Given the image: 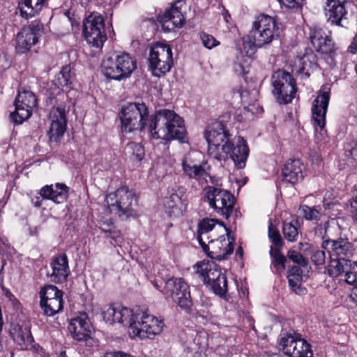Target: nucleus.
Returning <instances> with one entry per match:
<instances>
[{
    "label": "nucleus",
    "instance_id": "nucleus-51",
    "mask_svg": "<svg viewBox=\"0 0 357 357\" xmlns=\"http://www.w3.org/2000/svg\"><path fill=\"white\" fill-rule=\"evenodd\" d=\"M287 279L289 278H297L298 280L303 279V271L300 266H289L287 270Z\"/></svg>",
    "mask_w": 357,
    "mask_h": 357
},
{
    "label": "nucleus",
    "instance_id": "nucleus-23",
    "mask_svg": "<svg viewBox=\"0 0 357 357\" xmlns=\"http://www.w3.org/2000/svg\"><path fill=\"white\" fill-rule=\"evenodd\" d=\"M196 273L202 278L205 284L215 282L218 280L222 284H226V275L222 272L219 265L211 261H202L195 266Z\"/></svg>",
    "mask_w": 357,
    "mask_h": 357
},
{
    "label": "nucleus",
    "instance_id": "nucleus-45",
    "mask_svg": "<svg viewBox=\"0 0 357 357\" xmlns=\"http://www.w3.org/2000/svg\"><path fill=\"white\" fill-rule=\"evenodd\" d=\"M287 257L289 260L292 261L294 263L301 267H306L308 264V260L304 257L302 254L295 250H289Z\"/></svg>",
    "mask_w": 357,
    "mask_h": 357
},
{
    "label": "nucleus",
    "instance_id": "nucleus-13",
    "mask_svg": "<svg viewBox=\"0 0 357 357\" xmlns=\"http://www.w3.org/2000/svg\"><path fill=\"white\" fill-rule=\"evenodd\" d=\"M189 204L188 190L179 185L169 186L164 198V210L169 218H179L187 212Z\"/></svg>",
    "mask_w": 357,
    "mask_h": 357
},
{
    "label": "nucleus",
    "instance_id": "nucleus-53",
    "mask_svg": "<svg viewBox=\"0 0 357 357\" xmlns=\"http://www.w3.org/2000/svg\"><path fill=\"white\" fill-rule=\"evenodd\" d=\"M101 233L105 234L107 238H109L114 241V242H117V238L120 237L121 232L115 229H106L105 228H101Z\"/></svg>",
    "mask_w": 357,
    "mask_h": 357
},
{
    "label": "nucleus",
    "instance_id": "nucleus-16",
    "mask_svg": "<svg viewBox=\"0 0 357 357\" xmlns=\"http://www.w3.org/2000/svg\"><path fill=\"white\" fill-rule=\"evenodd\" d=\"M37 104L36 96L32 91H19L14 102L15 111L10 113L11 119L16 124L22 123L31 116L32 110Z\"/></svg>",
    "mask_w": 357,
    "mask_h": 357
},
{
    "label": "nucleus",
    "instance_id": "nucleus-57",
    "mask_svg": "<svg viewBox=\"0 0 357 357\" xmlns=\"http://www.w3.org/2000/svg\"><path fill=\"white\" fill-rule=\"evenodd\" d=\"M345 273V281L349 284H354L357 282V273L356 272L349 271L347 269Z\"/></svg>",
    "mask_w": 357,
    "mask_h": 357
},
{
    "label": "nucleus",
    "instance_id": "nucleus-1",
    "mask_svg": "<svg viewBox=\"0 0 357 357\" xmlns=\"http://www.w3.org/2000/svg\"><path fill=\"white\" fill-rule=\"evenodd\" d=\"M123 137L135 131L147 129L151 139H160L165 144L173 140L184 142L187 130L185 121L174 110L159 109L149 114L144 102H130L122 107L119 114Z\"/></svg>",
    "mask_w": 357,
    "mask_h": 357
},
{
    "label": "nucleus",
    "instance_id": "nucleus-48",
    "mask_svg": "<svg viewBox=\"0 0 357 357\" xmlns=\"http://www.w3.org/2000/svg\"><path fill=\"white\" fill-rule=\"evenodd\" d=\"M200 39L202 40L203 45L208 49H212L213 47L220 45V42L212 35L204 31L200 33Z\"/></svg>",
    "mask_w": 357,
    "mask_h": 357
},
{
    "label": "nucleus",
    "instance_id": "nucleus-9",
    "mask_svg": "<svg viewBox=\"0 0 357 357\" xmlns=\"http://www.w3.org/2000/svg\"><path fill=\"white\" fill-rule=\"evenodd\" d=\"M149 69L155 77H160L169 72L173 66L172 47L160 42L151 47L148 58Z\"/></svg>",
    "mask_w": 357,
    "mask_h": 357
},
{
    "label": "nucleus",
    "instance_id": "nucleus-24",
    "mask_svg": "<svg viewBox=\"0 0 357 357\" xmlns=\"http://www.w3.org/2000/svg\"><path fill=\"white\" fill-rule=\"evenodd\" d=\"M323 238L321 248L328 250L330 257H336L349 259V257L353 255L354 245L347 238L340 237L334 240L330 238H326L325 236Z\"/></svg>",
    "mask_w": 357,
    "mask_h": 357
},
{
    "label": "nucleus",
    "instance_id": "nucleus-19",
    "mask_svg": "<svg viewBox=\"0 0 357 357\" xmlns=\"http://www.w3.org/2000/svg\"><path fill=\"white\" fill-rule=\"evenodd\" d=\"M229 241L227 243L222 236L218 239H211L208 243L204 241L199 244L208 257L220 261L227 259L234 252L235 237L232 236Z\"/></svg>",
    "mask_w": 357,
    "mask_h": 357
},
{
    "label": "nucleus",
    "instance_id": "nucleus-4",
    "mask_svg": "<svg viewBox=\"0 0 357 357\" xmlns=\"http://www.w3.org/2000/svg\"><path fill=\"white\" fill-rule=\"evenodd\" d=\"M162 295L170 298L187 314L192 312L193 301L189 284L181 277H170L165 280Z\"/></svg>",
    "mask_w": 357,
    "mask_h": 357
},
{
    "label": "nucleus",
    "instance_id": "nucleus-44",
    "mask_svg": "<svg viewBox=\"0 0 357 357\" xmlns=\"http://www.w3.org/2000/svg\"><path fill=\"white\" fill-rule=\"evenodd\" d=\"M282 233L284 238L289 242H294L297 240L298 228L292 222H283Z\"/></svg>",
    "mask_w": 357,
    "mask_h": 357
},
{
    "label": "nucleus",
    "instance_id": "nucleus-38",
    "mask_svg": "<svg viewBox=\"0 0 357 357\" xmlns=\"http://www.w3.org/2000/svg\"><path fill=\"white\" fill-rule=\"evenodd\" d=\"M40 301L42 298L53 300L63 296V292L53 284H47L42 287L39 291Z\"/></svg>",
    "mask_w": 357,
    "mask_h": 357
},
{
    "label": "nucleus",
    "instance_id": "nucleus-20",
    "mask_svg": "<svg viewBox=\"0 0 357 357\" xmlns=\"http://www.w3.org/2000/svg\"><path fill=\"white\" fill-rule=\"evenodd\" d=\"M184 4L183 0H176L162 15H159L158 20L165 31H170L185 24L186 20L182 10Z\"/></svg>",
    "mask_w": 357,
    "mask_h": 357
},
{
    "label": "nucleus",
    "instance_id": "nucleus-31",
    "mask_svg": "<svg viewBox=\"0 0 357 357\" xmlns=\"http://www.w3.org/2000/svg\"><path fill=\"white\" fill-rule=\"evenodd\" d=\"M11 335L14 342L20 347L22 350L28 349L33 342V337L31 333V327L28 324H17L13 328Z\"/></svg>",
    "mask_w": 357,
    "mask_h": 357
},
{
    "label": "nucleus",
    "instance_id": "nucleus-5",
    "mask_svg": "<svg viewBox=\"0 0 357 357\" xmlns=\"http://www.w3.org/2000/svg\"><path fill=\"white\" fill-rule=\"evenodd\" d=\"M272 93L279 105H289L296 98L298 88L294 76L284 69H278L271 76Z\"/></svg>",
    "mask_w": 357,
    "mask_h": 357
},
{
    "label": "nucleus",
    "instance_id": "nucleus-7",
    "mask_svg": "<svg viewBox=\"0 0 357 357\" xmlns=\"http://www.w3.org/2000/svg\"><path fill=\"white\" fill-rule=\"evenodd\" d=\"M250 34L258 45L264 47L278 40L280 31L275 17L261 13L255 17Z\"/></svg>",
    "mask_w": 357,
    "mask_h": 357
},
{
    "label": "nucleus",
    "instance_id": "nucleus-18",
    "mask_svg": "<svg viewBox=\"0 0 357 357\" xmlns=\"http://www.w3.org/2000/svg\"><path fill=\"white\" fill-rule=\"evenodd\" d=\"M72 337L77 342H84L86 346H93V326L86 312L79 313L73 318L68 325Z\"/></svg>",
    "mask_w": 357,
    "mask_h": 357
},
{
    "label": "nucleus",
    "instance_id": "nucleus-47",
    "mask_svg": "<svg viewBox=\"0 0 357 357\" xmlns=\"http://www.w3.org/2000/svg\"><path fill=\"white\" fill-rule=\"evenodd\" d=\"M128 149L131 151L132 156L137 160L141 161L144 156V149L142 145L137 142H129L127 145Z\"/></svg>",
    "mask_w": 357,
    "mask_h": 357
},
{
    "label": "nucleus",
    "instance_id": "nucleus-2",
    "mask_svg": "<svg viewBox=\"0 0 357 357\" xmlns=\"http://www.w3.org/2000/svg\"><path fill=\"white\" fill-rule=\"evenodd\" d=\"M100 68L107 79L121 81L131 77L137 68V60L127 52L114 53L102 59Z\"/></svg>",
    "mask_w": 357,
    "mask_h": 357
},
{
    "label": "nucleus",
    "instance_id": "nucleus-50",
    "mask_svg": "<svg viewBox=\"0 0 357 357\" xmlns=\"http://www.w3.org/2000/svg\"><path fill=\"white\" fill-rule=\"evenodd\" d=\"M1 290L5 297L10 302L13 308L15 310H20L21 308V303L10 290L4 286H1Z\"/></svg>",
    "mask_w": 357,
    "mask_h": 357
},
{
    "label": "nucleus",
    "instance_id": "nucleus-58",
    "mask_svg": "<svg viewBox=\"0 0 357 357\" xmlns=\"http://www.w3.org/2000/svg\"><path fill=\"white\" fill-rule=\"evenodd\" d=\"M271 241L273 245V249H278V250H282L284 245V243L281 235H279L278 237L273 238Z\"/></svg>",
    "mask_w": 357,
    "mask_h": 357
},
{
    "label": "nucleus",
    "instance_id": "nucleus-8",
    "mask_svg": "<svg viewBox=\"0 0 357 357\" xmlns=\"http://www.w3.org/2000/svg\"><path fill=\"white\" fill-rule=\"evenodd\" d=\"M204 191L209 206L228 220L233 213L236 202L234 195L227 190L213 185L206 186Z\"/></svg>",
    "mask_w": 357,
    "mask_h": 357
},
{
    "label": "nucleus",
    "instance_id": "nucleus-52",
    "mask_svg": "<svg viewBox=\"0 0 357 357\" xmlns=\"http://www.w3.org/2000/svg\"><path fill=\"white\" fill-rule=\"evenodd\" d=\"M281 6L289 9L301 8L304 0H278Z\"/></svg>",
    "mask_w": 357,
    "mask_h": 357
},
{
    "label": "nucleus",
    "instance_id": "nucleus-59",
    "mask_svg": "<svg viewBox=\"0 0 357 357\" xmlns=\"http://www.w3.org/2000/svg\"><path fill=\"white\" fill-rule=\"evenodd\" d=\"M347 52L352 54H357V31L347 48Z\"/></svg>",
    "mask_w": 357,
    "mask_h": 357
},
{
    "label": "nucleus",
    "instance_id": "nucleus-33",
    "mask_svg": "<svg viewBox=\"0 0 357 357\" xmlns=\"http://www.w3.org/2000/svg\"><path fill=\"white\" fill-rule=\"evenodd\" d=\"M331 261L326 268L327 273L332 278H337L346 271L348 266L351 265V260L343 258L330 257Z\"/></svg>",
    "mask_w": 357,
    "mask_h": 357
},
{
    "label": "nucleus",
    "instance_id": "nucleus-46",
    "mask_svg": "<svg viewBox=\"0 0 357 357\" xmlns=\"http://www.w3.org/2000/svg\"><path fill=\"white\" fill-rule=\"evenodd\" d=\"M208 287H210L211 289L213 292L220 296V298H224L226 296L227 293L228 291L227 287V280L226 279V284H224L222 282H220L218 280H215V282H211L207 284Z\"/></svg>",
    "mask_w": 357,
    "mask_h": 357
},
{
    "label": "nucleus",
    "instance_id": "nucleus-37",
    "mask_svg": "<svg viewBox=\"0 0 357 357\" xmlns=\"http://www.w3.org/2000/svg\"><path fill=\"white\" fill-rule=\"evenodd\" d=\"M305 248L303 252L306 255L310 256L312 264L315 266L323 265L326 261V253L324 250H319L318 248L310 243H305Z\"/></svg>",
    "mask_w": 357,
    "mask_h": 357
},
{
    "label": "nucleus",
    "instance_id": "nucleus-27",
    "mask_svg": "<svg viewBox=\"0 0 357 357\" xmlns=\"http://www.w3.org/2000/svg\"><path fill=\"white\" fill-rule=\"evenodd\" d=\"M346 3L347 1L326 2L324 10L328 22L331 25L344 26L342 22L347 19L348 15Z\"/></svg>",
    "mask_w": 357,
    "mask_h": 357
},
{
    "label": "nucleus",
    "instance_id": "nucleus-29",
    "mask_svg": "<svg viewBox=\"0 0 357 357\" xmlns=\"http://www.w3.org/2000/svg\"><path fill=\"white\" fill-rule=\"evenodd\" d=\"M68 190L69 188L64 183H56L55 189L53 188L52 185H46L40 189V195L43 199H50L56 204H60L66 201Z\"/></svg>",
    "mask_w": 357,
    "mask_h": 357
},
{
    "label": "nucleus",
    "instance_id": "nucleus-34",
    "mask_svg": "<svg viewBox=\"0 0 357 357\" xmlns=\"http://www.w3.org/2000/svg\"><path fill=\"white\" fill-rule=\"evenodd\" d=\"M269 255L271 259V266L275 268V273L281 275L286 269L287 257L282 254V250L273 249V246H271Z\"/></svg>",
    "mask_w": 357,
    "mask_h": 357
},
{
    "label": "nucleus",
    "instance_id": "nucleus-43",
    "mask_svg": "<svg viewBox=\"0 0 357 357\" xmlns=\"http://www.w3.org/2000/svg\"><path fill=\"white\" fill-rule=\"evenodd\" d=\"M318 206L310 207L307 205H302L301 206L299 210L301 211V213L307 220H316L318 221L320 220L321 213L320 211V208H317Z\"/></svg>",
    "mask_w": 357,
    "mask_h": 357
},
{
    "label": "nucleus",
    "instance_id": "nucleus-11",
    "mask_svg": "<svg viewBox=\"0 0 357 357\" xmlns=\"http://www.w3.org/2000/svg\"><path fill=\"white\" fill-rule=\"evenodd\" d=\"M135 319L132 322L133 335L140 339H153L165 326L163 319L148 313V310L137 309Z\"/></svg>",
    "mask_w": 357,
    "mask_h": 357
},
{
    "label": "nucleus",
    "instance_id": "nucleus-26",
    "mask_svg": "<svg viewBox=\"0 0 357 357\" xmlns=\"http://www.w3.org/2000/svg\"><path fill=\"white\" fill-rule=\"evenodd\" d=\"M305 165L300 159H289L282 169V181L294 185L304 178Z\"/></svg>",
    "mask_w": 357,
    "mask_h": 357
},
{
    "label": "nucleus",
    "instance_id": "nucleus-64",
    "mask_svg": "<svg viewBox=\"0 0 357 357\" xmlns=\"http://www.w3.org/2000/svg\"><path fill=\"white\" fill-rule=\"evenodd\" d=\"M264 357H282L280 354L272 353V354H266Z\"/></svg>",
    "mask_w": 357,
    "mask_h": 357
},
{
    "label": "nucleus",
    "instance_id": "nucleus-42",
    "mask_svg": "<svg viewBox=\"0 0 357 357\" xmlns=\"http://www.w3.org/2000/svg\"><path fill=\"white\" fill-rule=\"evenodd\" d=\"M119 310L120 306H108L102 312L103 319L105 321V322L109 324L118 323L119 321Z\"/></svg>",
    "mask_w": 357,
    "mask_h": 357
},
{
    "label": "nucleus",
    "instance_id": "nucleus-22",
    "mask_svg": "<svg viewBox=\"0 0 357 357\" xmlns=\"http://www.w3.org/2000/svg\"><path fill=\"white\" fill-rule=\"evenodd\" d=\"M67 112L64 105L53 107L50 112L51 121L47 135L50 142H59L67 128Z\"/></svg>",
    "mask_w": 357,
    "mask_h": 357
},
{
    "label": "nucleus",
    "instance_id": "nucleus-41",
    "mask_svg": "<svg viewBox=\"0 0 357 357\" xmlns=\"http://www.w3.org/2000/svg\"><path fill=\"white\" fill-rule=\"evenodd\" d=\"M261 47H263V46L258 45L256 40L252 38L251 36L243 38L242 52H244L248 57L252 58L257 52V49Z\"/></svg>",
    "mask_w": 357,
    "mask_h": 357
},
{
    "label": "nucleus",
    "instance_id": "nucleus-36",
    "mask_svg": "<svg viewBox=\"0 0 357 357\" xmlns=\"http://www.w3.org/2000/svg\"><path fill=\"white\" fill-rule=\"evenodd\" d=\"M181 165L183 174L190 178L198 180L206 174V172L202 165H197L192 164V162H189L186 158L182 160Z\"/></svg>",
    "mask_w": 357,
    "mask_h": 357
},
{
    "label": "nucleus",
    "instance_id": "nucleus-30",
    "mask_svg": "<svg viewBox=\"0 0 357 357\" xmlns=\"http://www.w3.org/2000/svg\"><path fill=\"white\" fill-rule=\"evenodd\" d=\"M48 0H20L17 3L16 13L29 20L38 15Z\"/></svg>",
    "mask_w": 357,
    "mask_h": 357
},
{
    "label": "nucleus",
    "instance_id": "nucleus-32",
    "mask_svg": "<svg viewBox=\"0 0 357 357\" xmlns=\"http://www.w3.org/2000/svg\"><path fill=\"white\" fill-rule=\"evenodd\" d=\"M63 297L53 300L49 298L47 301L42 298V301H40V307L47 317H53L61 312L63 309Z\"/></svg>",
    "mask_w": 357,
    "mask_h": 357
},
{
    "label": "nucleus",
    "instance_id": "nucleus-3",
    "mask_svg": "<svg viewBox=\"0 0 357 357\" xmlns=\"http://www.w3.org/2000/svg\"><path fill=\"white\" fill-rule=\"evenodd\" d=\"M309 40L314 51L328 63L335 62L339 49L332 31L319 25H314L309 29Z\"/></svg>",
    "mask_w": 357,
    "mask_h": 357
},
{
    "label": "nucleus",
    "instance_id": "nucleus-61",
    "mask_svg": "<svg viewBox=\"0 0 357 357\" xmlns=\"http://www.w3.org/2000/svg\"><path fill=\"white\" fill-rule=\"evenodd\" d=\"M310 157L313 164L316 163L319 165L322 160L320 153L317 151H314L313 153H312L310 155Z\"/></svg>",
    "mask_w": 357,
    "mask_h": 357
},
{
    "label": "nucleus",
    "instance_id": "nucleus-25",
    "mask_svg": "<svg viewBox=\"0 0 357 357\" xmlns=\"http://www.w3.org/2000/svg\"><path fill=\"white\" fill-rule=\"evenodd\" d=\"M319 66L317 56L310 48H306L303 55L298 56L294 61V70L296 74L301 75L302 78H309L310 71Z\"/></svg>",
    "mask_w": 357,
    "mask_h": 357
},
{
    "label": "nucleus",
    "instance_id": "nucleus-62",
    "mask_svg": "<svg viewBox=\"0 0 357 357\" xmlns=\"http://www.w3.org/2000/svg\"><path fill=\"white\" fill-rule=\"evenodd\" d=\"M215 225L216 224H218L222 227H224V228L225 229V231H226V233H227V238L228 240H230V238H231V237L233 236L231 235V230L229 227H227L225 225V223L222 221V220H218V219H215Z\"/></svg>",
    "mask_w": 357,
    "mask_h": 357
},
{
    "label": "nucleus",
    "instance_id": "nucleus-6",
    "mask_svg": "<svg viewBox=\"0 0 357 357\" xmlns=\"http://www.w3.org/2000/svg\"><path fill=\"white\" fill-rule=\"evenodd\" d=\"M105 202L109 213H114L119 217L136 215L135 206L137 199L135 193L128 186L123 185L115 192L108 194Z\"/></svg>",
    "mask_w": 357,
    "mask_h": 357
},
{
    "label": "nucleus",
    "instance_id": "nucleus-14",
    "mask_svg": "<svg viewBox=\"0 0 357 357\" xmlns=\"http://www.w3.org/2000/svg\"><path fill=\"white\" fill-rule=\"evenodd\" d=\"M83 35L87 43L100 50L107 40L105 20L101 15H90L83 23Z\"/></svg>",
    "mask_w": 357,
    "mask_h": 357
},
{
    "label": "nucleus",
    "instance_id": "nucleus-56",
    "mask_svg": "<svg viewBox=\"0 0 357 357\" xmlns=\"http://www.w3.org/2000/svg\"><path fill=\"white\" fill-rule=\"evenodd\" d=\"M279 235H280V233L277 227L273 225L272 222H270L268 230V236L270 241H272Z\"/></svg>",
    "mask_w": 357,
    "mask_h": 357
},
{
    "label": "nucleus",
    "instance_id": "nucleus-63",
    "mask_svg": "<svg viewBox=\"0 0 357 357\" xmlns=\"http://www.w3.org/2000/svg\"><path fill=\"white\" fill-rule=\"evenodd\" d=\"M42 197L35 196L31 199V204L36 208H39L42 206L43 199Z\"/></svg>",
    "mask_w": 357,
    "mask_h": 357
},
{
    "label": "nucleus",
    "instance_id": "nucleus-39",
    "mask_svg": "<svg viewBox=\"0 0 357 357\" xmlns=\"http://www.w3.org/2000/svg\"><path fill=\"white\" fill-rule=\"evenodd\" d=\"M215 226V219L204 218L199 222L197 236L199 243L204 241V235H207Z\"/></svg>",
    "mask_w": 357,
    "mask_h": 357
},
{
    "label": "nucleus",
    "instance_id": "nucleus-12",
    "mask_svg": "<svg viewBox=\"0 0 357 357\" xmlns=\"http://www.w3.org/2000/svg\"><path fill=\"white\" fill-rule=\"evenodd\" d=\"M331 98V89L323 86L314 99L312 107V124L317 141L324 139L326 136V116Z\"/></svg>",
    "mask_w": 357,
    "mask_h": 357
},
{
    "label": "nucleus",
    "instance_id": "nucleus-15",
    "mask_svg": "<svg viewBox=\"0 0 357 357\" xmlns=\"http://www.w3.org/2000/svg\"><path fill=\"white\" fill-rule=\"evenodd\" d=\"M43 31V24L39 21H32L23 26L15 38V51L19 54H26L38 43Z\"/></svg>",
    "mask_w": 357,
    "mask_h": 357
},
{
    "label": "nucleus",
    "instance_id": "nucleus-60",
    "mask_svg": "<svg viewBox=\"0 0 357 357\" xmlns=\"http://www.w3.org/2000/svg\"><path fill=\"white\" fill-rule=\"evenodd\" d=\"M350 205L351 212L353 215V219L357 222V196L352 198Z\"/></svg>",
    "mask_w": 357,
    "mask_h": 357
},
{
    "label": "nucleus",
    "instance_id": "nucleus-17",
    "mask_svg": "<svg viewBox=\"0 0 357 357\" xmlns=\"http://www.w3.org/2000/svg\"><path fill=\"white\" fill-rule=\"evenodd\" d=\"M279 344L290 357H313L312 345L300 333H287L280 338Z\"/></svg>",
    "mask_w": 357,
    "mask_h": 357
},
{
    "label": "nucleus",
    "instance_id": "nucleus-49",
    "mask_svg": "<svg viewBox=\"0 0 357 357\" xmlns=\"http://www.w3.org/2000/svg\"><path fill=\"white\" fill-rule=\"evenodd\" d=\"M302 280L297 278H289L288 283L289 286L292 291L298 295L305 294L306 292V288L301 287Z\"/></svg>",
    "mask_w": 357,
    "mask_h": 357
},
{
    "label": "nucleus",
    "instance_id": "nucleus-21",
    "mask_svg": "<svg viewBox=\"0 0 357 357\" xmlns=\"http://www.w3.org/2000/svg\"><path fill=\"white\" fill-rule=\"evenodd\" d=\"M249 153L250 149L247 142L240 137L235 146L231 141H226V143L222 145L220 155H226L222 161H226L230 157L238 169H243L245 166Z\"/></svg>",
    "mask_w": 357,
    "mask_h": 357
},
{
    "label": "nucleus",
    "instance_id": "nucleus-54",
    "mask_svg": "<svg viewBox=\"0 0 357 357\" xmlns=\"http://www.w3.org/2000/svg\"><path fill=\"white\" fill-rule=\"evenodd\" d=\"M346 151L349 153L347 155L354 160L357 158V138L348 144Z\"/></svg>",
    "mask_w": 357,
    "mask_h": 357
},
{
    "label": "nucleus",
    "instance_id": "nucleus-28",
    "mask_svg": "<svg viewBox=\"0 0 357 357\" xmlns=\"http://www.w3.org/2000/svg\"><path fill=\"white\" fill-rule=\"evenodd\" d=\"M51 267L52 269V280L54 283L61 284L67 280L70 274V268L68 259L65 253L54 257L51 262Z\"/></svg>",
    "mask_w": 357,
    "mask_h": 357
},
{
    "label": "nucleus",
    "instance_id": "nucleus-35",
    "mask_svg": "<svg viewBox=\"0 0 357 357\" xmlns=\"http://www.w3.org/2000/svg\"><path fill=\"white\" fill-rule=\"evenodd\" d=\"M75 75L71 72L70 65L63 66L58 73L56 82L59 86L62 89L66 88L68 91L73 88V80Z\"/></svg>",
    "mask_w": 357,
    "mask_h": 357
},
{
    "label": "nucleus",
    "instance_id": "nucleus-55",
    "mask_svg": "<svg viewBox=\"0 0 357 357\" xmlns=\"http://www.w3.org/2000/svg\"><path fill=\"white\" fill-rule=\"evenodd\" d=\"M102 357H135L123 351H106Z\"/></svg>",
    "mask_w": 357,
    "mask_h": 357
},
{
    "label": "nucleus",
    "instance_id": "nucleus-40",
    "mask_svg": "<svg viewBox=\"0 0 357 357\" xmlns=\"http://www.w3.org/2000/svg\"><path fill=\"white\" fill-rule=\"evenodd\" d=\"M137 315V310L134 312L132 310L120 306L119 310V321L118 323L124 325H128L133 333L132 322L135 321V316Z\"/></svg>",
    "mask_w": 357,
    "mask_h": 357
},
{
    "label": "nucleus",
    "instance_id": "nucleus-10",
    "mask_svg": "<svg viewBox=\"0 0 357 357\" xmlns=\"http://www.w3.org/2000/svg\"><path fill=\"white\" fill-rule=\"evenodd\" d=\"M231 136L222 121H215L208 124L204 131V137L208 143L209 156L219 162L224 160L226 155H220L221 147L226 141H231Z\"/></svg>",
    "mask_w": 357,
    "mask_h": 357
}]
</instances>
